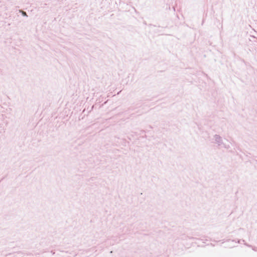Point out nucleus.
I'll list each match as a JSON object with an SVG mask.
<instances>
[{"label":"nucleus","mask_w":257,"mask_h":257,"mask_svg":"<svg viewBox=\"0 0 257 257\" xmlns=\"http://www.w3.org/2000/svg\"><path fill=\"white\" fill-rule=\"evenodd\" d=\"M51 252H52V253H53V254H54V253H55V252H53V251H51Z\"/></svg>","instance_id":"f257e3e1"},{"label":"nucleus","mask_w":257,"mask_h":257,"mask_svg":"<svg viewBox=\"0 0 257 257\" xmlns=\"http://www.w3.org/2000/svg\"><path fill=\"white\" fill-rule=\"evenodd\" d=\"M51 252H52V253H53V254H54V253H55V252H53V251H51Z\"/></svg>","instance_id":"f03ea898"},{"label":"nucleus","mask_w":257,"mask_h":257,"mask_svg":"<svg viewBox=\"0 0 257 257\" xmlns=\"http://www.w3.org/2000/svg\"><path fill=\"white\" fill-rule=\"evenodd\" d=\"M51 252H52V253H53V254H54V253H55V252H53V251H51Z\"/></svg>","instance_id":"7ed1b4c3"},{"label":"nucleus","mask_w":257,"mask_h":257,"mask_svg":"<svg viewBox=\"0 0 257 257\" xmlns=\"http://www.w3.org/2000/svg\"><path fill=\"white\" fill-rule=\"evenodd\" d=\"M23 15H26V13H23Z\"/></svg>","instance_id":"20e7f679"}]
</instances>
